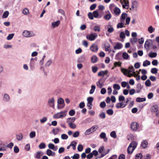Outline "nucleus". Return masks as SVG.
Returning a JSON list of instances; mask_svg holds the SVG:
<instances>
[{"label": "nucleus", "instance_id": "obj_1", "mask_svg": "<svg viewBox=\"0 0 159 159\" xmlns=\"http://www.w3.org/2000/svg\"><path fill=\"white\" fill-rule=\"evenodd\" d=\"M121 71L124 75L129 77H131L132 76H137V74L135 71V69L132 66H129L127 69L121 68Z\"/></svg>", "mask_w": 159, "mask_h": 159}, {"label": "nucleus", "instance_id": "obj_2", "mask_svg": "<svg viewBox=\"0 0 159 159\" xmlns=\"http://www.w3.org/2000/svg\"><path fill=\"white\" fill-rule=\"evenodd\" d=\"M137 145L136 142L133 141L131 143L128 148V152L129 154L132 153L134 150L136 148Z\"/></svg>", "mask_w": 159, "mask_h": 159}, {"label": "nucleus", "instance_id": "obj_3", "mask_svg": "<svg viewBox=\"0 0 159 159\" xmlns=\"http://www.w3.org/2000/svg\"><path fill=\"white\" fill-rule=\"evenodd\" d=\"M67 111H64L58 112L55 114L53 117L55 118H62L65 117L67 113Z\"/></svg>", "mask_w": 159, "mask_h": 159}, {"label": "nucleus", "instance_id": "obj_4", "mask_svg": "<svg viewBox=\"0 0 159 159\" xmlns=\"http://www.w3.org/2000/svg\"><path fill=\"white\" fill-rule=\"evenodd\" d=\"M22 35L25 37L29 38L35 35V33L33 31H30L28 30H24L22 33Z\"/></svg>", "mask_w": 159, "mask_h": 159}, {"label": "nucleus", "instance_id": "obj_5", "mask_svg": "<svg viewBox=\"0 0 159 159\" xmlns=\"http://www.w3.org/2000/svg\"><path fill=\"white\" fill-rule=\"evenodd\" d=\"M138 6L139 4L138 2L136 1H134L132 2L131 5V7L129 8V9L131 11H136L137 10Z\"/></svg>", "mask_w": 159, "mask_h": 159}, {"label": "nucleus", "instance_id": "obj_6", "mask_svg": "<svg viewBox=\"0 0 159 159\" xmlns=\"http://www.w3.org/2000/svg\"><path fill=\"white\" fill-rule=\"evenodd\" d=\"M104 147L103 146H101L99 148L98 150V152L99 153H101V154L100 157H99L98 158H101L103 157L104 156L107 154L109 151V150L108 149L107 151V152H105L104 151Z\"/></svg>", "mask_w": 159, "mask_h": 159}, {"label": "nucleus", "instance_id": "obj_7", "mask_svg": "<svg viewBox=\"0 0 159 159\" xmlns=\"http://www.w3.org/2000/svg\"><path fill=\"white\" fill-rule=\"evenodd\" d=\"M98 127L97 125H93L90 128L87 129L85 132V135H89L91 133L95 131L98 129Z\"/></svg>", "mask_w": 159, "mask_h": 159}, {"label": "nucleus", "instance_id": "obj_8", "mask_svg": "<svg viewBox=\"0 0 159 159\" xmlns=\"http://www.w3.org/2000/svg\"><path fill=\"white\" fill-rule=\"evenodd\" d=\"M98 37V34L96 33H94L88 34L86 36V39L90 41L94 40Z\"/></svg>", "mask_w": 159, "mask_h": 159}, {"label": "nucleus", "instance_id": "obj_9", "mask_svg": "<svg viewBox=\"0 0 159 159\" xmlns=\"http://www.w3.org/2000/svg\"><path fill=\"white\" fill-rule=\"evenodd\" d=\"M120 2L122 4L123 8L127 9H129V4L128 0H120Z\"/></svg>", "mask_w": 159, "mask_h": 159}, {"label": "nucleus", "instance_id": "obj_10", "mask_svg": "<svg viewBox=\"0 0 159 159\" xmlns=\"http://www.w3.org/2000/svg\"><path fill=\"white\" fill-rule=\"evenodd\" d=\"M139 127L138 124L136 122H133L131 125V129L133 131H136L138 129Z\"/></svg>", "mask_w": 159, "mask_h": 159}, {"label": "nucleus", "instance_id": "obj_11", "mask_svg": "<svg viewBox=\"0 0 159 159\" xmlns=\"http://www.w3.org/2000/svg\"><path fill=\"white\" fill-rule=\"evenodd\" d=\"M55 100L53 98H49L48 102V104L49 106L52 108H54V107Z\"/></svg>", "mask_w": 159, "mask_h": 159}, {"label": "nucleus", "instance_id": "obj_12", "mask_svg": "<svg viewBox=\"0 0 159 159\" xmlns=\"http://www.w3.org/2000/svg\"><path fill=\"white\" fill-rule=\"evenodd\" d=\"M106 13L107 14L104 16L103 19L106 20H109L111 18L112 15L109 11H107Z\"/></svg>", "mask_w": 159, "mask_h": 159}, {"label": "nucleus", "instance_id": "obj_13", "mask_svg": "<svg viewBox=\"0 0 159 159\" xmlns=\"http://www.w3.org/2000/svg\"><path fill=\"white\" fill-rule=\"evenodd\" d=\"M126 106V104L125 103V102H120L117 103L116 105V107L117 108H124Z\"/></svg>", "mask_w": 159, "mask_h": 159}, {"label": "nucleus", "instance_id": "obj_14", "mask_svg": "<svg viewBox=\"0 0 159 159\" xmlns=\"http://www.w3.org/2000/svg\"><path fill=\"white\" fill-rule=\"evenodd\" d=\"M96 84L97 86L100 88H101L103 85V82H102V79H99L98 82H96Z\"/></svg>", "mask_w": 159, "mask_h": 159}, {"label": "nucleus", "instance_id": "obj_15", "mask_svg": "<svg viewBox=\"0 0 159 159\" xmlns=\"http://www.w3.org/2000/svg\"><path fill=\"white\" fill-rule=\"evenodd\" d=\"M99 136L100 138L103 139L105 142H106L107 141V139L105 133L103 132H102L100 134Z\"/></svg>", "mask_w": 159, "mask_h": 159}, {"label": "nucleus", "instance_id": "obj_16", "mask_svg": "<svg viewBox=\"0 0 159 159\" xmlns=\"http://www.w3.org/2000/svg\"><path fill=\"white\" fill-rule=\"evenodd\" d=\"M48 147L49 149L54 151L57 149V146H55L54 144L52 143H50L48 144Z\"/></svg>", "mask_w": 159, "mask_h": 159}, {"label": "nucleus", "instance_id": "obj_17", "mask_svg": "<svg viewBox=\"0 0 159 159\" xmlns=\"http://www.w3.org/2000/svg\"><path fill=\"white\" fill-rule=\"evenodd\" d=\"M127 14L125 13H123L120 18V20L121 22H124L125 20L127 17Z\"/></svg>", "mask_w": 159, "mask_h": 159}, {"label": "nucleus", "instance_id": "obj_18", "mask_svg": "<svg viewBox=\"0 0 159 159\" xmlns=\"http://www.w3.org/2000/svg\"><path fill=\"white\" fill-rule=\"evenodd\" d=\"M108 73L107 70H105V71H101L99 72L98 74V76H103V77L105 75H106Z\"/></svg>", "mask_w": 159, "mask_h": 159}, {"label": "nucleus", "instance_id": "obj_19", "mask_svg": "<svg viewBox=\"0 0 159 159\" xmlns=\"http://www.w3.org/2000/svg\"><path fill=\"white\" fill-rule=\"evenodd\" d=\"M90 50L93 52L97 51L98 49V46L96 44H93L90 48Z\"/></svg>", "mask_w": 159, "mask_h": 159}, {"label": "nucleus", "instance_id": "obj_20", "mask_svg": "<svg viewBox=\"0 0 159 159\" xmlns=\"http://www.w3.org/2000/svg\"><path fill=\"white\" fill-rule=\"evenodd\" d=\"M122 47V45L119 43H116V45L114 47L115 49H119L121 48Z\"/></svg>", "mask_w": 159, "mask_h": 159}, {"label": "nucleus", "instance_id": "obj_21", "mask_svg": "<svg viewBox=\"0 0 159 159\" xmlns=\"http://www.w3.org/2000/svg\"><path fill=\"white\" fill-rule=\"evenodd\" d=\"M114 12L117 16L119 15L120 13V9L117 7H115L113 10Z\"/></svg>", "mask_w": 159, "mask_h": 159}, {"label": "nucleus", "instance_id": "obj_22", "mask_svg": "<svg viewBox=\"0 0 159 159\" xmlns=\"http://www.w3.org/2000/svg\"><path fill=\"white\" fill-rule=\"evenodd\" d=\"M3 100L5 102H8L10 100V97L9 95L7 94H5Z\"/></svg>", "mask_w": 159, "mask_h": 159}, {"label": "nucleus", "instance_id": "obj_23", "mask_svg": "<svg viewBox=\"0 0 159 159\" xmlns=\"http://www.w3.org/2000/svg\"><path fill=\"white\" fill-rule=\"evenodd\" d=\"M75 120V117H70L67 119L66 122L67 124L73 123Z\"/></svg>", "mask_w": 159, "mask_h": 159}, {"label": "nucleus", "instance_id": "obj_24", "mask_svg": "<svg viewBox=\"0 0 159 159\" xmlns=\"http://www.w3.org/2000/svg\"><path fill=\"white\" fill-rule=\"evenodd\" d=\"M48 156H53L55 155V153L52 152L51 150L48 149L47 150L46 152Z\"/></svg>", "mask_w": 159, "mask_h": 159}, {"label": "nucleus", "instance_id": "obj_25", "mask_svg": "<svg viewBox=\"0 0 159 159\" xmlns=\"http://www.w3.org/2000/svg\"><path fill=\"white\" fill-rule=\"evenodd\" d=\"M60 20H57L52 23V26L53 28H55L57 27L60 25Z\"/></svg>", "mask_w": 159, "mask_h": 159}, {"label": "nucleus", "instance_id": "obj_26", "mask_svg": "<svg viewBox=\"0 0 159 159\" xmlns=\"http://www.w3.org/2000/svg\"><path fill=\"white\" fill-rule=\"evenodd\" d=\"M148 144V143L147 141L146 140L143 141V142H142L141 146L143 148H146Z\"/></svg>", "mask_w": 159, "mask_h": 159}, {"label": "nucleus", "instance_id": "obj_27", "mask_svg": "<svg viewBox=\"0 0 159 159\" xmlns=\"http://www.w3.org/2000/svg\"><path fill=\"white\" fill-rule=\"evenodd\" d=\"M77 144V143L75 141H73L70 144V146L72 147L73 149L75 150L76 149V146Z\"/></svg>", "mask_w": 159, "mask_h": 159}, {"label": "nucleus", "instance_id": "obj_28", "mask_svg": "<svg viewBox=\"0 0 159 159\" xmlns=\"http://www.w3.org/2000/svg\"><path fill=\"white\" fill-rule=\"evenodd\" d=\"M43 154V152L41 151H39L37 152L35 157L37 159H40L41 157Z\"/></svg>", "mask_w": 159, "mask_h": 159}, {"label": "nucleus", "instance_id": "obj_29", "mask_svg": "<svg viewBox=\"0 0 159 159\" xmlns=\"http://www.w3.org/2000/svg\"><path fill=\"white\" fill-rule=\"evenodd\" d=\"M151 109L152 111L155 112L158 109V107L157 105H154L151 107Z\"/></svg>", "mask_w": 159, "mask_h": 159}, {"label": "nucleus", "instance_id": "obj_30", "mask_svg": "<svg viewBox=\"0 0 159 159\" xmlns=\"http://www.w3.org/2000/svg\"><path fill=\"white\" fill-rule=\"evenodd\" d=\"M122 56L123 59L125 60H127L129 57L128 54L126 52H123Z\"/></svg>", "mask_w": 159, "mask_h": 159}, {"label": "nucleus", "instance_id": "obj_31", "mask_svg": "<svg viewBox=\"0 0 159 159\" xmlns=\"http://www.w3.org/2000/svg\"><path fill=\"white\" fill-rule=\"evenodd\" d=\"M141 89V84H138L136 86V92L138 93L140 92Z\"/></svg>", "mask_w": 159, "mask_h": 159}, {"label": "nucleus", "instance_id": "obj_32", "mask_svg": "<svg viewBox=\"0 0 159 159\" xmlns=\"http://www.w3.org/2000/svg\"><path fill=\"white\" fill-rule=\"evenodd\" d=\"M130 42L131 43L134 44L137 41V39L136 38H132L130 39Z\"/></svg>", "mask_w": 159, "mask_h": 159}, {"label": "nucleus", "instance_id": "obj_33", "mask_svg": "<svg viewBox=\"0 0 159 159\" xmlns=\"http://www.w3.org/2000/svg\"><path fill=\"white\" fill-rule=\"evenodd\" d=\"M97 57L95 56H93L91 58V61L93 63H96L97 61Z\"/></svg>", "mask_w": 159, "mask_h": 159}, {"label": "nucleus", "instance_id": "obj_34", "mask_svg": "<svg viewBox=\"0 0 159 159\" xmlns=\"http://www.w3.org/2000/svg\"><path fill=\"white\" fill-rule=\"evenodd\" d=\"M146 98H141L139 97L137 98H136V101L138 102H141L145 101Z\"/></svg>", "mask_w": 159, "mask_h": 159}, {"label": "nucleus", "instance_id": "obj_35", "mask_svg": "<svg viewBox=\"0 0 159 159\" xmlns=\"http://www.w3.org/2000/svg\"><path fill=\"white\" fill-rule=\"evenodd\" d=\"M144 47L147 51H148L149 50V42L148 40H147L145 43Z\"/></svg>", "mask_w": 159, "mask_h": 159}, {"label": "nucleus", "instance_id": "obj_36", "mask_svg": "<svg viewBox=\"0 0 159 159\" xmlns=\"http://www.w3.org/2000/svg\"><path fill=\"white\" fill-rule=\"evenodd\" d=\"M91 88L90 90L89 91V93L90 94H93V92H94L95 89H96V86L95 85H92L91 86Z\"/></svg>", "mask_w": 159, "mask_h": 159}, {"label": "nucleus", "instance_id": "obj_37", "mask_svg": "<svg viewBox=\"0 0 159 159\" xmlns=\"http://www.w3.org/2000/svg\"><path fill=\"white\" fill-rule=\"evenodd\" d=\"M16 138L19 141L23 139V135L21 134L16 135Z\"/></svg>", "mask_w": 159, "mask_h": 159}, {"label": "nucleus", "instance_id": "obj_38", "mask_svg": "<svg viewBox=\"0 0 159 159\" xmlns=\"http://www.w3.org/2000/svg\"><path fill=\"white\" fill-rule=\"evenodd\" d=\"M9 12L8 11H6L3 13L2 16V18H7L9 15Z\"/></svg>", "mask_w": 159, "mask_h": 159}, {"label": "nucleus", "instance_id": "obj_39", "mask_svg": "<svg viewBox=\"0 0 159 159\" xmlns=\"http://www.w3.org/2000/svg\"><path fill=\"white\" fill-rule=\"evenodd\" d=\"M30 137L31 138H33L35 137L36 133L35 131H32L30 133Z\"/></svg>", "mask_w": 159, "mask_h": 159}, {"label": "nucleus", "instance_id": "obj_40", "mask_svg": "<svg viewBox=\"0 0 159 159\" xmlns=\"http://www.w3.org/2000/svg\"><path fill=\"white\" fill-rule=\"evenodd\" d=\"M93 29L94 31L95 32H99L101 30L100 27L97 25L94 26Z\"/></svg>", "mask_w": 159, "mask_h": 159}, {"label": "nucleus", "instance_id": "obj_41", "mask_svg": "<svg viewBox=\"0 0 159 159\" xmlns=\"http://www.w3.org/2000/svg\"><path fill=\"white\" fill-rule=\"evenodd\" d=\"M113 88L114 89L119 90L120 89V86L117 84H115L113 85Z\"/></svg>", "mask_w": 159, "mask_h": 159}, {"label": "nucleus", "instance_id": "obj_42", "mask_svg": "<svg viewBox=\"0 0 159 159\" xmlns=\"http://www.w3.org/2000/svg\"><path fill=\"white\" fill-rule=\"evenodd\" d=\"M85 57L84 56H83L80 57L79 58V61L80 62H84L85 61Z\"/></svg>", "mask_w": 159, "mask_h": 159}, {"label": "nucleus", "instance_id": "obj_43", "mask_svg": "<svg viewBox=\"0 0 159 159\" xmlns=\"http://www.w3.org/2000/svg\"><path fill=\"white\" fill-rule=\"evenodd\" d=\"M157 56V53L156 52H150V57L154 58L156 57Z\"/></svg>", "mask_w": 159, "mask_h": 159}, {"label": "nucleus", "instance_id": "obj_44", "mask_svg": "<svg viewBox=\"0 0 159 159\" xmlns=\"http://www.w3.org/2000/svg\"><path fill=\"white\" fill-rule=\"evenodd\" d=\"M115 5L114 4L111 3L109 6V8L111 11H112L115 7Z\"/></svg>", "mask_w": 159, "mask_h": 159}, {"label": "nucleus", "instance_id": "obj_45", "mask_svg": "<svg viewBox=\"0 0 159 159\" xmlns=\"http://www.w3.org/2000/svg\"><path fill=\"white\" fill-rule=\"evenodd\" d=\"M110 135L113 138H116V135L115 131H112Z\"/></svg>", "mask_w": 159, "mask_h": 159}, {"label": "nucleus", "instance_id": "obj_46", "mask_svg": "<svg viewBox=\"0 0 159 159\" xmlns=\"http://www.w3.org/2000/svg\"><path fill=\"white\" fill-rule=\"evenodd\" d=\"M158 69L156 68H152L151 69V72L153 74H156L157 73Z\"/></svg>", "mask_w": 159, "mask_h": 159}, {"label": "nucleus", "instance_id": "obj_47", "mask_svg": "<svg viewBox=\"0 0 159 159\" xmlns=\"http://www.w3.org/2000/svg\"><path fill=\"white\" fill-rule=\"evenodd\" d=\"M46 147V145L44 143H41L39 145V148L40 149H43L45 148Z\"/></svg>", "mask_w": 159, "mask_h": 159}, {"label": "nucleus", "instance_id": "obj_48", "mask_svg": "<svg viewBox=\"0 0 159 159\" xmlns=\"http://www.w3.org/2000/svg\"><path fill=\"white\" fill-rule=\"evenodd\" d=\"M68 137V136L67 134H62L61 136V139L63 140L66 139Z\"/></svg>", "mask_w": 159, "mask_h": 159}, {"label": "nucleus", "instance_id": "obj_49", "mask_svg": "<svg viewBox=\"0 0 159 159\" xmlns=\"http://www.w3.org/2000/svg\"><path fill=\"white\" fill-rule=\"evenodd\" d=\"M94 17L97 18L99 16V13L98 11H95L93 12Z\"/></svg>", "mask_w": 159, "mask_h": 159}, {"label": "nucleus", "instance_id": "obj_50", "mask_svg": "<svg viewBox=\"0 0 159 159\" xmlns=\"http://www.w3.org/2000/svg\"><path fill=\"white\" fill-rule=\"evenodd\" d=\"M123 22L121 21L120 23L118 24L117 25V28H122L124 27V25Z\"/></svg>", "mask_w": 159, "mask_h": 159}, {"label": "nucleus", "instance_id": "obj_51", "mask_svg": "<svg viewBox=\"0 0 159 159\" xmlns=\"http://www.w3.org/2000/svg\"><path fill=\"white\" fill-rule=\"evenodd\" d=\"M69 127L73 129H75L76 128V125L74 123H71L68 124Z\"/></svg>", "mask_w": 159, "mask_h": 159}, {"label": "nucleus", "instance_id": "obj_52", "mask_svg": "<svg viewBox=\"0 0 159 159\" xmlns=\"http://www.w3.org/2000/svg\"><path fill=\"white\" fill-rule=\"evenodd\" d=\"M142 155L140 153L137 154L135 156V159H142Z\"/></svg>", "mask_w": 159, "mask_h": 159}, {"label": "nucleus", "instance_id": "obj_53", "mask_svg": "<svg viewBox=\"0 0 159 159\" xmlns=\"http://www.w3.org/2000/svg\"><path fill=\"white\" fill-rule=\"evenodd\" d=\"M93 99L92 97H89L87 98V103H92Z\"/></svg>", "mask_w": 159, "mask_h": 159}, {"label": "nucleus", "instance_id": "obj_54", "mask_svg": "<svg viewBox=\"0 0 159 159\" xmlns=\"http://www.w3.org/2000/svg\"><path fill=\"white\" fill-rule=\"evenodd\" d=\"M14 36V34H9L8 35L7 37V40H11L13 37Z\"/></svg>", "mask_w": 159, "mask_h": 159}, {"label": "nucleus", "instance_id": "obj_55", "mask_svg": "<svg viewBox=\"0 0 159 159\" xmlns=\"http://www.w3.org/2000/svg\"><path fill=\"white\" fill-rule=\"evenodd\" d=\"M88 16L89 19L91 20H93L94 18V16L93 13L91 12H89L88 13Z\"/></svg>", "mask_w": 159, "mask_h": 159}, {"label": "nucleus", "instance_id": "obj_56", "mask_svg": "<svg viewBox=\"0 0 159 159\" xmlns=\"http://www.w3.org/2000/svg\"><path fill=\"white\" fill-rule=\"evenodd\" d=\"M80 134V132L78 131H76L73 134V136L74 138L77 137Z\"/></svg>", "mask_w": 159, "mask_h": 159}, {"label": "nucleus", "instance_id": "obj_57", "mask_svg": "<svg viewBox=\"0 0 159 159\" xmlns=\"http://www.w3.org/2000/svg\"><path fill=\"white\" fill-rule=\"evenodd\" d=\"M23 13L24 15H27L29 13V11L28 9L25 8L23 11Z\"/></svg>", "mask_w": 159, "mask_h": 159}, {"label": "nucleus", "instance_id": "obj_58", "mask_svg": "<svg viewBox=\"0 0 159 159\" xmlns=\"http://www.w3.org/2000/svg\"><path fill=\"white\" fill-rule=\"evenodd\" d=\"M47 118L46 117H44L42 118V119H40V121L41 123H43L47 121Z\"/></svg>", "mask_w": 159, "mask_h": 159}, {"label": "nucleus", "instance_id": "obj_59", "mask_svg": "<svg viewBox=\"0 0 159 159\" xmlns=\"http://www.w3.org/2000/svg\"><path fill=\"white\" fill-rule=\"evenodd\" d=\"M114 29L111 26L110 27H107V31L109 33H111L114 31Z\"/></svg>", "mask_w": 159, "mask_h": 159}, {"label": "nucleus", "instance_id": "obj_60", "mask_svg": "<svg viewBox=\"0 0 159 159\" xmlns=\"http://www.w3.org/2000/svg\"><path fill=\"white\" fill-rule=\"evenodd\" d=\"M83 146L81 144H79L78 145L77 148V149L79 152L82 151L83 150Z\"/></svg>", "mask_w": 159, "mask_h": 159}, {"label": "nucleus", "instance_id": "obj_61", "mask_svg": "<svg viewBox=\"0 0 159 159\" xmlns=\"http://www.w3.org/2000/svg\"><path fill=\"white\" fill-rule=\"evenodd\" d=\"M80 158V155L79 154L76 153L72 157L73 159H78Z\"/></svg>", "mask_w": 159, "mask_h": 159}, {"label": "nucleus", "instance_id": "obj_62", "mask_svg": "<svg viewBox=\"0 0 159 159\" xmlns=\"http://www.w3.org/2000/svg\"><path fill=\"white\" fill-rule=\"evenodd\" d=\"M75 113V111L73 110H70L69 112V115L70 116H74Z\"/></svg>", "mask_w": 159, "mask_h": 159}, {"label": "nucleus", "instance_id": "obj_63", "mask_svg": "<svg viewBox=\"0 0 159 159\" xmlns=\"http://www.w3.org/2000/svg\"><path fill=\"white\" fill-rule=\"evenodd\" d=\"M107 113L108 115H111L113 113V111L112 109H108L107 111Z\"/></svg>", "mask_w": 159, "mask_h": 159}, {"label": "nucleus", "instance_id": "obj_64", "mask_svg": "<svg viewBox=\"0 0 159 159\" xmlns=\"http://www.w3.org/2000/svg\"><path fill=\"white\" fill-rule=\"evenodd\" d=\"M64 102V100L62 98H59L57 101V103L59 104H62Z\"/></svg>", "mask_w": 159, "mask_h": 159}]
</instances>
